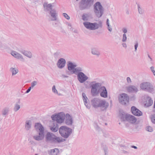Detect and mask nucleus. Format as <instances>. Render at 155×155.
<instances>
[{
	"mask_svg": "<svg viewBox=\"0 0 155 155\" xmlns=\"http://www.w3.org/2000/svg\"><path fill=\"white\" fill-rule=\"evenodd\" d=\"M4 130V128L2 127H0V131H3Z\"/></svg>",
	"mask_w": 155,
	"mask_h": 155,
	"instance_id": "nucleus-58",
	"label": "nucleus"
},
{
	"mask_svg": "<svg viewBox=\"0 0 155 155\" xmlns=\"http://www.w3.org/2000/svg\"><path fill=\"white\" fill-rule=\"evenodd\" d=\"M123 152L124 153H125V154H126V153H127V154L128 153V152L127 151H126L125 150H123Z\"/></svg>",
	"mask_w": 155,
	"mask_h": 155,
	"instance_id": "nucleus-59",
	"label": "nucleus"
},
{
	"mask_svg": "<svg viewBox=\"0 0 155 155\" xmlns=\"http://www.w3.org/2000/svg\"><path fill=\"white\" fill-rule=\"evenodd\" d=\"M140 88L143 91L151 93L154 90V87L149 82H143L140 85Z\"/></svg>",
	"mask_w": 155,
	"mask_h": 155,
	"instance_id": "nucleus-8",
	"label": "nucleus"
},
{
	"mask_svg": "<svg viewBox=\"0 0 155 155\" xmlns=\"http://www.w3.org/2000/svg\"><path fill=\"white\" fill-rule=\"evenodd\" d=\"M126 120L132 124L134 123L137 121V118L134 116L128 114L126 116Z\"/></svg>",
	"mask_w": 155,
	"mask_h": 155,
	"instance_id": "nucleus-19",
	"label": "nucleus"
},
{
	"mask_svg": "<svg viewBox=\"0 0 155 155\" xmlns=\"http://www.w3.org/2000/svg\"><path fill=\"white\" fill-rule=\"evenodd\" d=\"M153 108H155V101H154V104L153 105Z\"/></svg>",
	"mask_w": 155,
	"mask_h": 155,
	"instance_id": "nucleus-64",
	"label": "nucleus"
},
{
	"mask_svg": "<svg viewBox=\"0 0 155 155\" xmlns=\"http://www.w3.org/2000/svg\"><path fill=\"white\" fill-rule=\"evenodd\" d=\"M130 132H137L140 129V127H127Z\"/></svg>",
	"mask_w": 155,
	"mask_h": 155,
	"instance_id": "nucleus-24",
	"label": "nucleus"
},
{
	"mask_svg": "<svg viewBox=\"0 0 155 155\" xmlns=\"http://www.w3.org/2000/svg\"><path fill=\"white\" fill-rule=\"evenodd\" d=\"M68 70L69 71H74L73 63L71 61H68L67 64Z\"/></svg>",
	"mask_w": 155,
	"mask_h": 155,
	"instance_id": "nucleus-28",
	"label": "nucleus"
},
{
	"mask_svg": "<svg viewBox=\"0 0 155 155\" xmlns=\"http://www.w3.org/2000/svg\"><path fill=\"white\" fill-rule=\"evenodd\" d=\"M9 111V108L7 107L5 108L2 111V114L3 115L8 114Z\"/></svg>",
	"mask_w": 155,
	"mask_h": 155,
	"instance_id": "nucleus-31",
	"label": "nucleus"
},
{
	"mask_svg": "<svg viewBox=\"0 0 155 155\" xmlns=\"http://www.w3.org/2000/svg\"><path fill=\"white\" fill-rule=\"evenodd\" d=\"M58 150L55 148L54 149L51 150L50 153V155H57Z\"/></svg>",
	"mask_w": 155,
	"mask_h": 155,
	"instance_id": "nucleus-30",
	"label": "nucleus"
},
{
	"mask_svg": "<svg viewBox=\"0 0 155 155\" xmlns=\"http://www.w3.org/2000/svg\"><path fill=\"white\" fill-rule=\"evenodd\" d=\"M51 118L52 121L50 120V122L52 123L53 125L51 126H56L55 124L53 123L54 121L56 122V124L58 123V113H55L52 115L51 116Z\"/></svg>",
	"mask_w": 155,
	"mask_h": 155,
	"instance_id": "nucleus-22",
	"label": "nucleus"
},
{
	"mask_svg": "<svg viewBox=\"0 0 155 155\" xmlns=\"http://www.w3.org/2000/svg\"><path fill=\"white\" fill-rule=\"evenodd\" d=\"M91 83H95L92 84L91 86V94L92 96H94L98 94L99 91H97V88L101 87V84L98 82L96 83L95 81H93Z\"/></svg>",
	"mask_w": 155,
	"mask_h": 155,
	"instance_id": "nucleus-10",
	"label": "nucleus"
},
{
	"mask_svg": "<svg viewBox=\"0 0 155 155\" xmlns=\"http://www.w3.org/2000/svg\"><path fill=\"white\" fill-rule=\"evenodd\" d=\"M74 71H71V74H75L78 71H79L82 68L80 67H77V65L75 63H73Z\"/></svg>",
	"mask_w": 155,
	"mask_h": 155,
	"instance_id": "nucleus-25",
	"label": "nucleus"
},
{
	"mask_svg": "<svg viewBox=\"0 0 155 155\" xmlns=\"http://www.w3.org/2000/svg\"><path fill=\"white\" fill-rule=\"evenodd\" d=\"M100 96L106 98L107 97V91L105 87L102 86L100 87Z\"/></svg>",
	"mask_w": 155,
	"mask_h": 155,
	"instance_id": "nucleus-18",
	"label": "nucleus"
},
{
	"mask_svg": "<svg viewBox=\"0 0 155 155\" xmlns=\"http://www.w3.org/2000/svg\"><path fill=\"white\" fill-rule=\"evenodd\" d=\"M20 52L24 55L29 58H31L32 57V54L30 51L22 50Z\"/></svg>",
	"mask_w": 155,
	"mask_h": 155,
	"instance_id": "nucleus-26",
	"label": "nucleus"
},
{
	"mask_svg": "<svg viewBox=\"0 0 155 155\" xmlns=\"http://www.w3.org/2000/svg\"><path fill=\"white\" fill-rule=\"evenodd\" d=\"M94 10L95 15L98 18L101 17L104 14V8L100 2H97L94 4Z\"/></svg>",
	"mask_w": 155,
	"mask_h": 155,
	"instance_id": "nucleus-7",
	"label": "nucleus"
},
{
	"mask_svg": "<svg viewBox=\"0 0 155 155\" xmlns=\"http://www.w3.org/2000/svg\"><path fill=\"white\" fill-rule=\"evenodd\" d=\"M127 82L128 83H131V79L129 77H127Z\"/></svg>",
	"mask_w": 155,
	"mask_h": 155,
	"instance_id": "nucleus-50",
	"label": "nucleus"
},
{
	"mask_svg": "<svg viewBox=\"0 0 155 155\" xmlns=\"http://www.w3.org/2000/svg\"><path fill=\"white\" fill-rule=\"evenodd\" d=\"M34 126H43L40 123L38 122V123H35Z\"/></svg>",
	"mask_w": 155,
	"mask_h": 155,
	"instance_id": "nucleus-48",
	"label": "nucleus"
},
{
	"mask_svg": "<svg viewBox=\"0 0 155 155\" xmlns=\"http://www.w3.org/2000/svg\"><path fill=\"white\" fill-rule=\"evenodd\" d=\"M129 97L126 93L120 94L118 97L119 103L122 105L127 106L129 103Z\"/></svg>",
	"mask_w": 155,
	"mask_h": 155,
	"instance_id": "nucleus-9",
	"label": "nucleus"
},
{
	"mask_svg": "<svg viewBox=\"0 0 155 155\" xmlns=\"http://www.w3.org/2000/svg\"><path fill=\"white\" fill-rule=\"evenodd\" d=\"M65 118L64 122L68 125H71L73 122L72 116L69 114H65Z\"/></svg>",
	"mask_w": 155,
	"mask_h": 155,
	"instance_id": "nucleus-15",
	"label": "nucleus"
},
{
	"mask_svg": "<svg viewBox=\"0 0 155 155\" xmlns=\"http://www.w3.org/2000/svg\"><path fill=\"white\" fill-rule=\"evenodd\" d=\"M153 103V101L151 98L149 96L147 97L146 101L144 102V106L147 107L151 106Z\"/></svg>",
	"mask_w": 155,
	"mask_h": 155,
	"instance_id": "nucleus-20",
	"label": "nucleus"
},
{
	"mask_svg": "<svg viewBox=\"0 0 155 155\" xmlns=\"http://www.w3.org/2000/svg\"><path fill=\"white\" fill-rule=\"evenodd\" d=\"M63 15L67 19L69 20L70 19V17L66 13H63Z\"/></svg>",
	"mask_w": 155,
	"mask_h": 155,
	"instance_id": "nucleus-45",
	"label": "nucleus"
},
{
	"mask_svg": "<svg viewBox=\"0 0 155 155\" xmlns=\"http://www.w3.org/2000/svg\"><path fill=\"white\" fill-rule=\"evenodd\" d=\"M83 71V69L81 70L75 74L77 75V78L78 81L81 83H83L88 79V78L82 71Z\"/></svg>",
	"mask_w": 155,
	"mask_h": 155,
	"instance_id": "nucleus-11",
	"label": "nucleus"
},
{
	"mask_svg": "<svg viewBox=\"0 0 155 155\" xmlns=\"http://www.w3.org/2000/svg\"><path fill=\"white\" fill-rule=\"evenodd\" d=\"M129 114H125L124 112L123 111H121L120 112V117L121 119L123 120H126V116L128 115Z\"/></svg>",
	"mask_w": 155,
	"mask_h": 155,
	"instance_id": "nucleus-29",
	"label": "nucleus"
},
{
	"mask_svg": "<svg viewBox=\"0 0 155 155\" xmlns=\"http://www.w3.org/2000/svg\"><path fill=\"white\" fill-rule=\"evenodd\" d=\"M58 127H52L50 128L51 130L54 132H56L59 130Z\"/></svg>",
	"mask_w": 155,
	"mask_h": 155,
	"instance_id": "nucleus-37",
	"label": "nucleus"
},
{
	"mask_svg": "<svg viewBox=\"0 0 155 155\" xmlns=\"http://www.w3.org/2000/svg\"><path fill=\"white\" fill-rule=\"evenodd\" d=\"M122 45L124 47L126 48L127 47V45L126 43H123L122 44Z\"/></svg>",
	"mask_w": 155,
	"mask_h": 155,
	"instance_id": "nucleus-57",
	"label": "nucleus"
},
{
	"mask_svg": "<svg viewBox=\"0 0 155 155\" xmlns=\"http://www.w3.org/2000/svg\"><path fill=\"white\" fill-rule=\"evenodd\" d=\"M151 120L153 123H155V117L154 116L151 118Z\"/></svg>",
	"mask_w": 155,
	"mask_h": 155,
	"instance_id": "nucleus-53",
	"label": "nucleus"
},
{
	"mask_svg": "<svg viewBox=\"0 0 155 155\" xmlns=\"http://www.w3.org/2000/svg\"><path fill=\"white\" fill-rule=\"evenodd\" d=\"M8 44L6 41L0 36V48L1 49H7L8 48Z\"/></svg>",
	"mask_w": 155,
	"mask_h": 155,
	"instance_id": "nucleus-16",
	"label": "nucleus"
},
{
	"mask_svg": "<svg viewBox=\"0 0 155 155\" xmlns=\"http://www.w3.org/2000/svg\"><path fill=\"white\" fill-rule=\"evenodd\" d=\"M82 95L83 101L84 102L85 105H86V104H87V98L86 96L84 93H83Z\"/></svg>",
	"mask_w": 155,
	"mask_h": 155,
	"instance_id": "nucleus-33",
	"label": "nucleus"
},
{
	"mask_svg": "<svg viewBox=\"0 0 155 155\" xmlns=\"http://www.w3.org/2000/svg\"><path fill=\"white\" fill-rule=\"evenodd\" d=\"M106 25L107 26H108L109 25H110L109 23V20L108 19H107Z\"/></svg>",
	"mask_w": 155,
	"mask_h": 155,
	"instance_id": "nucleus-55",
	"label": "nucleus"
},
{
	"mask_svg": "<svg viewBox=\"0 0 155 155\" xmlns=\"http://www.w3.org/2000/svg\"><path fill=\"white\" fill-rule=\"evenodd\" d=\"M127 37L126 34H124L123 35V38L122 39V41L123 42H125L127 40Z\"/></svg>",
	"mask_w": 155,
	"mask_h": 155,
	"instance_id": "nucleus-42",
	"label": "nucleus"
},
{
	"mask_svg": "<svg viewBox=\"0 0 155 155\" xmlns=\"http://www.w3.org/2000/svg\"><path fill=\"white\" fill-rule=\"evenodd\" d=\"M34 121L32 120H26L25 122V126L28 125V126H31L32 125V123H34Z\"/></svg>",
	"mask_w": 155,
	"mask_h": 155,
	"instance_id": "nucleus-35",
	"label": "nucleus"
},
{
	"mask_svg": "<svg viewBox=\"0 0 155 155\" xmlns=\"http://www.w3.org/2000/svg\"><path fill=\"white\" fill-rule=\"evenodd\" d=\"M96 27H98L97 29H98L99 27H100L101 28H102V22L101 21H100L98 22V24H97V23H96Z\"/></svg>",
	"mask_w": 155,
	"mask_h": 155,
	"instance_id": "nucleus-39",
	"label": "nucleus"
},
{
	"mask_svg": "<svg viewBox=\"0 0 155 155\" xmlns=\"http://www.w3.org/2000/svg\"><path fill=\"white\" fill-rule=\"evenodd\" d=\"M127 91L130 93H137L138 90L137 87L134 85H130L127 87Z\"/></svg>",
	"mask_w": 155,
	"mask_h": 155,
	"instance_id": "nucleus-21",
	"label": "nucleus"
},
{
	"mask_svg": "<svg viewBox=\"0 0 155 155\" xmlns=\"http://www.w3.org/2000/svg\"><path fill=\"white\" fill-rule=\"evenodd\" d=\"M107 26V29L108 30V31H109L110 32L111 31H112V28L111 27H110V25H109L108 26Z\"/></svg>",
	"mask_w": 155,
	"mask_h": 155,
	"instance_id": "nucleus-54",
	"label": "nucleus"
},
{
	"mask_svg": "<svg viewBox=\"0 0 155 155\" xmlns=\"http://www.w3.org/2000/svg\"><path fill=\"white\" fill-rule=\"evenodd\" d=\"M61 55V51L58 50L57 51L53 54L54 57L55 58H57Z\"/></svg>",
	"mask_w": 155,
	"mask_h": 155,
	"instance_id": "nucleus-36",
	"label": "nucleus"
},
{
	"mask_svg": "<svg viewBox=\"0 0 155 155\" xmlns=\"http://www.w3.org/2000/svg\"><path fill=\"white\" fill-rule=\"evenodd\" d=\"M11 54L14 57L18 59H21L22 60H24L22 56L20 54L15 51H12L11 53Z\"/></svg>",
	"mask_w": 155,
	"mask_h": 155,
	"instance_id": "nucleus-23",
	"label": "nucleus"
},
{
	"mask_svg": "<svg viewBox=\"0 0 155 155\" xmlns=\"http://www.w3.org/2000/svg\"><path fill=\"white\" fill-rule=\"evenodd\" d=\"M138 46V43L137 41L136 43L134 45V48H135V51H136L137 50V48Z\"/></svg>",
	"mask_w": 155,
	"mask_h": 155,
	"instance_id": "nucleus-49",
	"label": "nucleus"
},
{
	"mask_svg": "<svg viewBox=\"0 0 155 155\" xmlns=\"http://www.w3.org/2000/svg\"><path fill=\"white\" fill-rule=\"evenodd\" d=\"M92 105L95 108H97L98 107L104 108V109H102V110H106L108 107L109 103L105 100H101L99 98H94L92 99L91 101Z\"/></svg>",
	"mask_w": 155,
	"mask_h": 155,
	"instance_id": "nucleus-1",
	"label": "nucleus"
},
{
	"mask_svg": "<svg viewBox=\"0 0 155 155\" xmlns=\"http://www.w3.org/2000/svg\"><path fill=\"white\" fill-rule=\"evenodd\" d=\"M45 138L46 142H50L55 143H60L65 140V139L56 137L53 134L49 132L47 133Z\"/></svg>",
	"mask_w": 155,
	"mask_h": 155,
	"instance_id": "nucleus-2",
	"label": "nucleus"
},
{
	"mask_svg": "<svg viewBox=\"0 0 155 155\" xmlns=\"http://www.w3.org/2000/svg\"><path fill=\"white\" fill-rule=\"evenodd\" d=\"M31 88H32L31 87H30L25 92V94H27L29 93L30 91Z\"/></svg>",
	"mask_w": 155,
	"mask_h": 155,
	"instance_id": "nucleus-51",
	"label": "nucleus"
},
{
	"mask_svg": "<svg viewBox=\"0 0 155 155\" xmlns=\"http://www.w3.org/2000/svg\"><path fill=\"white\" fill-rule=\"evenodd\" d=\"M59 132L63 137L67 138L72 132V129L68 127H60L59 129Z\"/></svg>",
	"mask_w": 155,
	"mask_h": 155,
	"instance_id": "nucleus-6",
	"label": "nucleus"
},
{
	"mask_svg": "<svg viewBox=\"0 0 155 155\" xmlns=\"http://www.w3.org/2000/svg\"><path fill=\"white\" fill-rule=\"evenodd\" d=\"M10 70L11 71L12 75H14L17 74L18 71V70L17 69H16L15 68H10Z\"/></svg>",
	"mask_w": 155,
	"mask_h": 155,
	"instance_id": "nucleus-34",
	"label": "nucleus"
},
{
	"mask_svg": "<svg viewBox=\"0 0 155 155\" xmlns=\"http://www.w3.org/2000/svg\"><path fill=\"white\" fill-rule=\"evenodd\" d=\"M84 26L87 29L90 30H93L97 29L96 25H97L96 22L91 23L89 22H85L83 23Z\"/></svg>",
	"mask_w": 155,
	"mask_h": 155,
	"instance_id": "nucleus-12",
	"label": "nucleus"
},
{
	"mask_svg": "<svg viewBox=\"0 0 155 155\" xmlns=\"http://www.w3.org/2000/svg\"><path fill=\"white\" fill-rule=\"evenodd\" d=\"M91 52L93 54L96 55L97 57H99L100 55V52L97 48H92L91 50Z\"/></svg>",
	"mask_w": 155,
	"mask_h": 155,
	"instance_id": "nucleus-27",
	"label": "nucleus"
},
{
	"mask_svg": "<svg viewBox=\"0 0 155 155\" xmlns=\"http://www.w3.org/2000/svg\"><path fill=\"white\" fill-rule=\"evenodd\" d=\"M131 111L133 115L139 117L142 115V112L134 106L131 107Z\"/></svg>",
	"mask_w": 155,
	"mask_h": 155,
	"instance_id": "nucleus-14",
	"label": "nucleus"
},
{
	"mask_svg": "<svg viewBox=\"0 0 155 155\" xmlns=\"http://www.w3.org/2000/svg\"><path fill=\"white\" fill-rule=\"evenodd\" d=\"M137 7L139 13L140 14H142L143 13V11L140 7L139 4L137 5Z\"/></svg>",
	"mask_w": 155,
	"mask_h": 155,
	"instance_id": "nucleus-40",
	"label": "nucleus"
},
{
	"mask_svg": "<svg viewBox=\"0 0 155 155\" xmlns=\"http://www.w3.org/2000/svg\"><path fill=\"white\" fill-rule=\"evenodd\" d=\"M74 32L75 33H78V31L77 30H75L74 31Z\"/></svg>",
	"mask_w": 155,
	"mask_h": 155,
	"instance_id": "nucleus-62",
	"label": "nucleus"
},
{
	"mask_svg": "<svg viewBox=\"0 0 155 155\" xmlns=\"http://www.w3.org/2000/svg\"><path fill=\"white\" fill-rule=\"evenodd\" d=\"M95 129H96V130L98 132H100L101 131H102L103 132V133L104 134V136L105 137H108L109 134H104V131H102V130H101V128H100V127H96Z\"/></svg>",
	"mask_w": 155,
	"mask_h": 155,
	"instance_id": "nucleus-32",
	"label": "nucleus"
},
{
	"mask_svg": "<svg viewBox=\"0 0 155 155\" xmlns=\"http://www.w3.org/2000/svg\"><path fill=\"white\" fill-rule=\"evenodd\" d=\"M37 83V82L36 81H33L31 84V87L32 88L33 87H34L35 85H36Z\"/></svg>",
	"mask_w": 155,
	"mask_h": 155,
	"instance_id": "nucleus-43",
	"label": "nucleus"
},
{
	"mask_svg": "<svg viewBox=\"0 0 155 155\" xmlns=\"http://www.w3.org/2000/svg\"><path fill=\"white\" fill-rule=\"evenodd\" d=\"M87 15V14H84L82 15V19L84 21H87V17L85 16V15Z\"/></svg>",
	"mask_w": 155,
	"mask_h": 155,
	"instance_id": "nucleus-44",
	"label": "nucleus"
},
{
	"mask_svg": "<svg viewBox=\"0 0 155 155\" xmlns=\"http://www.w3.org/2000/svg\"><path fill=\"white\" fill-rule=\"evenodd\" d=\"M66 62V61L64 59L60 58L58 60L57 65L59 68L62 69L65 66Z\"/></svg>",
	"mask_w": 155,
	"mask_h": 155,
	"instance_id": "nucleus-17",
	"label": "nucleus"
},
{
	"mask_svg": "<svg viewBox=\"0 0 155 155\" xmlns=\"http://www.w3.org/2000/svg\"><path fill=\"white\" fill-rule=\"evenodd\" d=\"M38 135L34 136L33 138L36 140L40 141L45 137V130L44 127H35Z\"/></svg>",
	"mask_w": 155,
	"mask_h": 155,
	"instance_id": "nucleus-5",
	"label": "nucleus"
},
{
	"mask_svg": "<svg viewBox=\"0 0 155 155\" xmlns=\"http://www.w3.org/2000/svg\"><path fill=\"white\" fill-rule=\"evenodd\" d=\"M126 13L127 14H128V15L129 14V12L128 11V9H127L126 10Z\"/></svg>",
	"mask_w": 155,
	"mask_h": 155,
	"instance_id": "nucleus-61",
	"label": "nucleus"
},
{
	"mask_svg": "<svg viewBox=\"0 0 155 155\" xmlns=\"http://www.w3.org/2000/svg\"><path fill=\"white\" fill-rule=\"evenodd\" d=\"M148 57L151 60L152 58L150 57V56L149 55V54H148Z\"/></svg>",
	"mask_w": 155,
	"mask_h": 155,
	"instance_id": "nucleus-63",
	"label": "nucleus"
},
{
	"mask_svg": "<svg viewBox=\"0 0 155 155\" xmlns=\"http://www.w3.org/2000/svg\"><path fill=\"white\" fill-rule=\"evenodd\" d=\"M43 8L45 12H49V13L52 17V21L57 20V13L56 10L52 8L51 4H48L47 2H45L43 4Z\"/></svg>",
	"mask_w": 155,
	"mask_h": 155,
	"instance_id": "nucleus-3",
	"label": "nucleus"
},
{
	"mask_svg": "<svg viewBox=\"0 0 155 155\" xmlns=\"http://www.w3.org/2000/svg\"><path fill=\"white\" fill-rule=\"evenodd\" d=\"M122 30L123 32H124V34H125V33H127V29L125 28H122Z\"/></svg>",
	"mask_w": 155,
	"mask_h": 155,
	"instance_id": "nucleus-52",
	"label": "nucleus"
},
{
	"mask_svg": "<svg viewBox=\"0 0 155 155\" xmlns=\"http://www.w3.org/2000/svg\"><path fill=\"white\" fill-rule=\"evenodd\" d=\"M146 130L147 131L150 132H152L153 130V129L152 127H147Z\"/></svg>",
	"mask_w": 155,
	"mask_h": 155,
	"instance_id": "nucleus-41",
	"label": "nucleus"
},
{
	"mask_svg": "<svg viewBox=\"0 0 155 155\" xmlns=\"http://www.w3.org/2000/svg\"><path fill=\"white\" fill-rule=\"evenodd\" d=\"M31 127H25V129L26 130H28L30 129Z\"/></svg>",
	"mask_w": 155,
	"mask_h": 155,
	"instance_id": "nucleus-56",
	"label": "nucleus"
},
{
	"mask_svg": "<svg viewBox=\"0 0 155 155\" xmlns=\"http://www.w3.org/2000/svg\"><path fill=\"white\" fill-rule=\"evenodd\" d=\"M94 2V0H81L78 3L79 8L81 10L89 9Z\"/></svg>",
	"mask_w": 155,
	"mask_h": 155,
	"instance_id": "nucleus-4",
	"label": "nucleus"
},
{
	"mask_svg": "<svg viewBox=\"0 0 155 155\" xmlns=\"http://www.w3.org/2000/svg\"><path fill=\"white\" fill-rule=\"evenodd\" d=\"M150 69L153 72V74L155 76V71L154 70V67L153 66H151L150 67Z\"/></svg>",
	"mask_w": 155,
	"mask_h": 155,
	"instance_id": "nucleus-47",
	"label": "nucleus"
},
{
	"mask_svg": "<svg viewBox=\"0 0 155 155\" xmlns=\"http://www.w3.org/2000/svg\"><path fill=\"white\" fill-rule=\"evenodd\" d=\"M20 108V106L18 104H15V106L14 108V110L16 112Z\"/></svg>",
	"mask_w": 155,
	"mask_h": 155,
	"instance_id": "nucleus-38",
	"label": "nucleus"
},
{
	"mask_svg": "<svg viewBox=\"0 0 155 155\" xmlns=\"http://www.w3.org/2000/svg\"><path fill=\"white\" fill-rule=\"evenodd\" d=\"M131 147L132 148H134V149H137V147L136 146H132Z\"/></svg>",
	"mask_w": 155,
	"mask_h": 155,
	"instance_id": "nucleus-60",
	"label": "nucleus"
},
{
	"mask_svg": "<svg viewBox=\"0 0 155 155\" xmlns=\"http://www.w3.org/2000/svg\"><path fill=\"white\" fill-rule=\"evenodd\" d=\"M52 91H53L54 93H57V90L56 89V88H55V87L54 85H53V87H52Z\"/></svg>",
	"mask_w": 155,
	"mask_h": 155,
	"instance_id": "nucleus-46",
	"label": "nucleus"
},
{
	"mask_svg": "<svg viewBox=\"0 0 155 155\" xmlns=\"http://www.w3.org/2000/svg\"><path fill=\"white\" fill-rule=\"evenodd\" d=\"M58 123L56 124V126H58V124H61L64 123L65 118V114L64 112H61L58 113Z\"/></svg>",
	"mask_w": 155,
	"mask_h": 155,
	"instance_id": "nucleus-13",
	"label": "nucleus"
}]
</instances>
